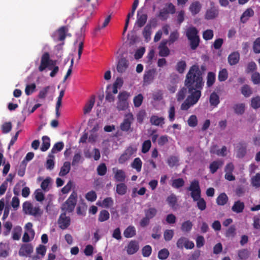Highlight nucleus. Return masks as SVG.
<instances>
[{
    "label": "nucleus",
    "mask_w": 260,
    "mask_h": 260,
    "mask_svg": "<svg viewBox=\"0 0 260 260\" xmlns=\"http://www.w3.org/2000/svg\"><path fill=\"white\" fill-rule=\"evenodd\" d=\"M185 85L188 89V95L181 105L182 110H187L196 104L201 96V90L204 83L202 73L197 65L192 66L186 76Z\"/></svg>",
    "instance_id": "obj_1"
},
{
    "label": "nucleus",
    "mask_w": 260,
    "mask_h": 260,
    "mask_svg": "<svg viewBox=\"0 0 260 260\" xmlns=\"http://www.w3.org/2000/svg\"><path fill=\"white\" fill-rule=\"evenodd\" d=\"M188 191H190V196L194 202H197V206L201 211H204L207 207L206 202L204 198H201V189L199 181L194 179L190 182V185L187 188Z\"/></svg>",
    "instance_id": "obj_2"
},
{
    "label": "nucleus",
    "mask_w": 260,
    "mask_h": 260,
    "mask_svg": "<svg viewBox=\"0 0 260 260\" xmlns=\"http://www.w3.org/2000/svg\"><path fill=\"white\" fill-rule=\"evenodd\" d=\"M198 31L195 27H190L187 29L186 35L190 42V46L192 50H195L199 45L200 38L198 35Z\"/></svg>",
    "instance_id": "obj_3"
},
{
    "label": "nucleus",
    "mask_w": 260,
    "mask_h": 260,
    "mask_svg": "<svg viewBox=\"0 0 260 260\" xmlns=\"http://www.w3.org/2000/svg\"><path fill=\"white\" fill-rule=\"evenodd\" d=\"M77 201V194L73 191L68 200L62 205L61 210L69 213L74 211Z\"/></svg>",
    "instance_id": "obj_4"
},
{
    "label": "nucleus",
    "mask_w": 260,
    "mask_h": 260,
    "mask_svg": "<svg viewBox=\"0 0 260 260\" xmlns=\"http://www.w3.org/2000/svg\"><path fill=\"white\" fill-rule=\"evenodd\" d=\"M134 120L132 113H129L125 114L123 121L120 125V128L122 132H127L131 128V125Z\"/></svg>",
    "instance_id": "obj_5"
},
{
    "label": "nucleus",
    "mask_w": 260,
    "mask_h": 260,
    "mask_svg": "<svg viewBox=\"0 0 260 260\" xmlns=\"http://www.w3.org/2000/svg\"><path fill=\"white\" fill-rule=\"evenodd\" d=\"M58 224L60 229L61 230L67 229L71 224V218L66 215L65 212L60 214L58 219Z\"/></svg>",
    "instance_id": "obj_6"
},
{
    "label": "nucleus",
    "mask_w": 260,
    "mask_h": 260,
    "mask_svg": "<svg viewBox=\"0 0 260 260\" xmlns=\"http://www.w3.org/2000/svg\"><path fill=\"white\" fill-rule=\"evenodd\" d=\"M139 248V242L136 240H132L125 247V249L128 255H132L137 252Z\"/></svg>",
    "instance_id": "obj_7"
},
{
    "label": "nucleus",
    "mask_w": 260,
    "mask_h": 260,
    "mask_svg": "<svg viewBox=\"0 0 260 260\" xmlns=\"http://www.w3.org/2000/svg\"><path fill=\"white\" fill-rule=\"evenodd\" d=\"M34 251V247L31 244H23L19 250V255L21 256L27 257L30 255Z\"/></svg>",
    "instance_id": "obj_8"
},
{
    "label": "nucleus",
    "mask_w": 260,
    "mask_h": 260,
    "mask_svg": "<svg viewBox=\"0 0 260 260\" xmlns=\"http://www.w3.org/2000/svg\"><path fill=\"white\" fill-rule=\"evenodd\" d=\"M129 61L125 57H121L117 62L116 70L120 74H122L126 71L129 67Z\"/></svg>",
    "instance_id": "obj_9"
},
{
    "label": "nucleus",
    "mask_w": 260,
    "mask_h": 260,
    "mask_svg": "<svg viewBox=\"0 0 260 260\" xmlns=\"http://www.w3.org/2000/svg\"><path fill=\"white\" fill-rule=\"evenodd\" d=\"M168 43L167 40H163L158 46L159 55L161 57H167L169 55L170 50L167 46Z\"/></svg>",
    "instance_id": "obj_10"
},
{
    "label": "nucleus",
    "mask_w": 260,
    "mask_h": 260,
    "mask_svg": "<svg viewBox=\"0 0 260 260\" xmlns=\"http://www.w3.org/2000/svg\"><path fill=\"white\" fill-rule=\"evenodd\" d=\"M50 55L48 52H45L41 58V63L39 67L40 72H43L47 68L49 67Z\"/></svg>",
    "instance_id": "obj_11"
},
{
    "label": "nucleus",
    "mask_w": 260,
    "mask_h": 260,
    "mask_svg": "<svg viewBox=\"0 0 260 260\" xmlns=\"http://www.w3.org/2000/svg\"><path fill=\"white\" fill-rule=\"evenodd\" d=\"M112 170L114 174V178L116 181L122 182L125 181L126 174L123 170L118 169L116 168H113Z\"/></svg>",
    "instance_id": "obj_12"
},
{
    "label": "nucleus",
    "mask_w": 260,
    "mask_h": 260,
    "mask_svg": "<svg viewBox=\"0 0 260 260\" xmlns=\"http://www.w3.org/2000/svg\"><path fill=\"white\" fill-rule=\"evenodd\" d=\"M147 20V15L143 13V12L139 10L137 12V20L136 24L140 28L143 27L146 23Z\"/></svg>",
    "instance_id": "obj_13"
},
{
    "label": "nucleus",
    "mask_w": 260,
    "mask_h": 260,
    "mask_svg": "<svg viewBox=\"0 0 260 260\" xmlns=\"http://www.w3.org/2000/svg\"><path fill=\"white\" fill-rule=\"evenodd\" d=\"M155 71L154 69L149 70L145 72L143 82L145 84H149L153 80Z\"/></svg>",
    "instance_id": "obj_14"
},
{
    "label": "nucleus",
    "mask_w": 260,
    "mask_h": 260,
    "mask_svg": "<svg viewBox=\"0 0 260 260\" xmlns=\"http://www.w3.org/2000/svg\"><path fill=\"white\" fill-rule=\"evenodd\" d=\"M246 144L244 142H240L237 145V157L242 158L246 154Z\"/></svg>",
    "instance_id": "obj_15"
},
{
    "label": "nucleus",
    "mask_w": 260,
    "mask_h": 260,
    "mask_svg": "<svg viewBox=\"0 0 260 260\" xmlns=\"http://www.w3.org/2000/svg\"><path fill=\"white\" fill-rule=\"evenodd\" d=\"M201 8L202 5L200 2L195 1L190 4L189 10L192 16H195L200 12Z\"/></svg>",
    "instance_id": "obj_16"
},
{
    "label": "nucleus",
    "mask_w": 260,
    "mask_h": 260,
    "mask_svg": "<svg viewBox=\"0 0 260 260\" xmlns=\"http://www.w3.org/2000/svg\"><path fill=\"white\" fill-rule=\"evenodd\" d=\"M150 122L152 125L162 127L165 124V118L156 115H152L150 118Z\"/></svg>",
    "instance_id": "obj_17"
},
{
    "label": "nucleus",
    "mask_w": 260,
    "mask_h": 260,
    "mask_svg": "<svg viewBox=\"0 0 260 260\" xmlns=\"http://www.w3.org/2000/svg\"><path fill=\"white\" fill-rule=\"evenodd\" d=\"M228 62L231 66L237 64L240 60V54L237 51L231 53L228 58Z\"/></svg>",
    "instance_id": "obj_18"
},
{
    "label": "nucleus",
    "mask_w": 260,
    "mask_h": 260,
    "mask_svg": "<svg viewBox=\"0 0 260 260\" xmlns=\"http://www.w3.org/2000/svg\"><path fill=\"white\" fill-rule=\"evenodd\" d=\"M218 15V10L215 7H211L207 10L205 17L208 20L213 19L215 18Z\"/></svg>",
    "instance_id": "obj_19"
},
{
    "label": "nucleus",
    "mask_w": 260,
    "mask_h": 260,
    "mask_svg": "<svg viewBox=\"0 0 260 260\" xmlns=\"http://www.w3.org/2000/svg\"><path fill=\"white\" fill-rule=\"evenodd\" d=\"M245 208L244 203L240 200L234 202V205L232 207V210L236 213H240L243 212Z\"/></svg>",
    "instance_id": "obj_20"
},
{
    "label": "nucleus",
    "mask_w": 260,
    "mask_h": 260,
    "mask_svg": "<svg viewBox=\"0 0 260 260\" xmlns=\"http://www.w3.org/2000/svg\"><path fill=\"white\" fill-rule=\"evenodd\" d=\"M254 11L251 8L247 9L242 14L240 17L241 22L246 23L249 18L254 15Z\"/></svg>",
    "instance_id": "obj_21"
},
{
    "label": "nucleus",
    "mask_w": 260,
    "mask_h": 260,
    "mask_svg": "<svg viewBox=\"0 0 260 260\" xmlns=\"http://www.w3.org/2000/svg\"><path fill=\"white\" fill-rule=\"evenodd\" d=\"M96 205L99 207L109 208L113 205V200L112 198L107 197L104 199L102 202L98 201Z\"/></svg>",
    "instance_id": "obj_22"
},
{
    "label": "nucleus",
    "mask_w": 260,
    "mask_h": 260,
    "mask_svg": "<svg viewBox=\"0 0 260 260\" xmlns=\"http://www.w3.org/2000/svg\"><path fill=\"white\" fill-rule=\"evenodd\" d=\"M95 103V96L92 95L89 101L85 104L84 109L83 112L84 114H88L91 111L94 104Z\"/></svg>",
    "instance_id": "obj_23"
},
{
    "label": "nucleus",
    "mask_w": 260,
    "mask_h": 260,
    "mask_svg": "<svg viewBox=\"0 0 260 260\" xmlns=\"http://www.w3.org/2000/svg\"><path fill=\"white\" fill-rule=\"evenodd\" d=\"M71 170V163L69 161H65L61 167L59 172V176L63 177L67 175Z\"/></svg>",
    "instance_id": "obj_24"
},
{
    "label": "nucleus",
    "mask_w": 260,
    "mask_h": 260,
    "mask_svg": "<svg viewBox=\"0 0 260 260\" xmlns=\"http://www.w3.org/2000/svg\"><path fill=\"white\" fill-rule=\"evenodd\" d=\"M151 24H147L144 28L143 35L146 42H148L151 40Z\"/></svg>",
    "instance_id": "obj_25"
},
{
    "label": "nucleus",
    "mask_w": 260,
    "mask_h": 260,
    "mask_svg": "<svg viewBox=\"0 0 260 260\" xmlns=\"http://www.w3.org/2000/svg\"><path fill=\"white\" fill-rule=\"evenodd\" d=\"M209 102L210 105L214 107H216L220 103L219 95L215 92H213L211 93L209 98Z\"/></svg>",
    "instance_id": "obj_26"
},
{
    "label": "nucleus",
    "mask_w": 260,
    "mask_h": 260,
    "mask_svg": "<svg viewBox=\"0 0 260 260\" xmlns=\"http://www.w3.org/2000/svg\"><path fill=\"white\" fill-rule=\"evenodd\" d=\"M223 164V162L221 160L213 161L210 164L209 166L210 172L212 174H214Z\"/></svg>",
    "instance_id": "obj_27"
},
{
    "label": "nucleus",
    "mask_w": 260,
    "mask_h": 260,
    "mask_svg": "<svg viewBox=\"0 0 260 260\" xmlns=\"http://www.w3.org/2000/svg\"><path fill=\"white\" fill-rule=\"evenodd\" d=\"M42 144L41 147V150L42 151H47L50 146V139L49 137L44 136L42 138Z\"/></svg>",
    "instance_id": "obj_28"
},
{
    "label": "nucleus",
    "mask_w": 260,
    "mask_h": 260,
    "mask_svg": "<svg viewBox=\"0 0 260 260\" xmlns=\"http://www.w3.org/2000/svg\"><path fill=\"white\" fill-rule=\"evenodd\" d=\"M228 200L229 198L226 193H221L217 198L216 203L218 205L224 206L227 203Z\"/></svg>",
    "instance_id": "obj_29"
},
{
    "label": "nucleus",
    "mask_w": 260,
    "mask_h": 260,
    "mask_svg": "<svg viewBox=\"0 0 260 260\" xmlns=\"http://www.w3.org/2000/svg\"><path fill=\"white\" fill-rule=\"evenodd\" d=\"M132 168L135 169L137 172L141 171L142 161L139 157L135 158L131 165Z\"/></svg>",
    "instance_id": "obj_30"
},
{
    "label": "nucleus",
    "mask_w": 260,
    "mask_h": 260,
    "mask_svg": "<svg viewBox=\"0 0 260 260\" xmlns=\"http://www.w3.org/2000/svg\"><path fill=\"white\" fill-rule=\"evenodd\" d=\"M22 231L20 226H15L12 231V239L14 240H19L21 237Z\"/></svg>",
    "instance_id": "obj_31"
},
{
    "label": "nucleus",
    "mask_w": 260,
    "mask_h": 260,
    "mask_svg": "<svg viewBox=\"0 0 260 260\" xmlns=\"http://www.w3.org/2000/svg\"><path fill=\"white\" fill-rule=\"evenodd\" d=\"M127 190V186L124 183H120L116 185V192L119 195H124L126 194Z\"/></svg>",
    "instance_id": "obj_32"
},
{
    "label": "nucleus",
    "mask_w": 260,
    "mask_h": 260,
    "mask_svg": "<svg viewBox=\"0 0 260 260\" xmlns=\"http://www.w3.org/2000/svg\"><path fill=\"white\" fill-rule=\"evenodd\" d=\"M145 216L150 219L154 218L157 213V210L154 207H150L144 210Z\"/></svg>",
    "instance_id": "obj_33"
},
{
    "label": "nucleus",
    "mask_w": 260,
    "mask_h": 260,
    "mask_svg": "<svg viewBox=\"0 0 260 260\" xmlns=\"http://www.w3.org/2000/svg\"><path fill=\"white\" fill-rule=\"evenodd\" d=\"M68 31V28L66 26H63L60 27L57 30L58 35V41H64L66 38V33Z\"/></svg>",
    "instance_id": "obj_34"
},
{
    "label": "nucleus",
    "mask_w": 260,
    "mask_h": 260,
    "mask_svg": "<svg viewBox=\"0 0 260 260\" xmlns=\"http://www.w3.org/2000/svg\"><path fill=\"white\" fill-rule=\"evenodd\" d=\"M136 230L134 226H129L124 231L123 235L125 238H129L136 235Z\"/></svg>",
    "instance_id": "obj_35"
},
{
    "label": "nucleus",
    "mask_w": 260,
    "mask_h": 260,
    "mask_svg": "<svg viewBox=\"0 0 260 260\" xmlns=\"http://www.w3.org/2000/svg\"><path fill=\"white\" fill-rule=\"evenodd\" d=\"M250 253L247 249H242L238 252V255L240 259L246 260L250 256Z\"/></svg>",
    "instance_id": "obj_36"
},
{
    "label": "nucleus",
    "mask_w": 260,
    "mask_h": 260,
    "mask_svg": "<svg viewBox=\"0 0 260 260\" xmlns=\"http://www.w3.org/2000/svg\"><path fill=\"white\" fill-rule=\"evenodd\" d=\"M233 109L236 114L242 115L244 113L245 106L244 104H238L234 106Z\"/></svg>",
    "instance_id": "obj_37"
},
{
    "label": "nucleus",
    "mask_w": 260,
    "mask_h": 260,
    "mask_svg": "<svg viewBox=\"0 0 260 260\" xmlns=\"http://www.w3.org/2000/svg\"><path fill=\"white\" fill-rule=\"evenodd\" d=\"M192 226V222L190 220H187L182 223L181 229L183 232H189L191 230Z\"/></svg>",
    "instance_id": "obj_38"
},
{
    "label": "nucleus",
    "mask_w": 260,
    "mask_h": 260,
    "mask_svg": "<svg viewBox=\"0 0 260 260\" xmlns=\"http://www.w3.org/2000/svg\"><path fill=\"white\" fill-rule=\"evenodd\" d=\"M110 214L106 210H102L100 211L99 215L98 220L100 222H104L109 219Z\"/></svg>",
    "instance_id": "obj_39"
},
{
    "label": "nucleus",
    "mask_w": 260,
    "mask_h": 260,
    "mask_svg": "<svg viewBox=\"0 0 260 260\" xmlns=\"http://www.w3.org/2000/svg\"><path fill=\"white\" fill-rule=\"evenodd\" d=\"M167 201L170 207L173 209L176 208L175 206L177 205V199L175 194H172L169 196L167 199Z\"/></svg>",
    "instance_id": "obj_40"
},
{
    "label": "nucleus",
    "mask_w": 260,
    "mask_h": 260,
    "mask_svg": "<svg viewBox=\"0 0 260 260\" xmlns=\"http://www.w3.org/2000/svg\"><path fill=\"white\" fill-rule=\"evenodd\" d=\"M215 81V74L212 72L208 73L207 77V85L208 87H211Z\"/></svg>",
    "instance_id": "obj_41"
},
{
    "label": "nucleus",
    "mask_w": 260,
    "mask_h": 260,
    "mask_svg": "<svg viewBox=\"0 0 260 260\" xmlns=\"http://www.w3.org/2000/svg\"><path fill=\"white\" fill-rule=\"evenodd\" d=\"M241 93L246 98L249 97L252 93L250 87L247 85H244L241 89Z\"/></svg>",
    "instance_id": "obj_42"
},
{
    "label": "nucleus",
    "mask_w": 260,
    "mask_h": 260,
    "mask_svg": "<svg viewBox=\"0 0 260 260\" xmlns=\"http://www.w3.org/2000/svg\"><path fill=\"white\" fill-rule=\"evenodd\" d=\"M179 37V34L177 31V30L171 32L169 36V40H167L168 41V44H169V45L173 44L175 41H176L178 39Z\"/></svg>",
    "instance_id": "obj_43"
},
{
    "label": "nucleus",
    "mask_w": 260,
    "mask_h": 260,
    "mask_svg": "<svg viewBox=\"0 0 260 260\" xmlns=\"http://www.w3.org/2000/svg\"><path fill=\"white\" fill-rule=\"evenodd\" d=\"M217 148V146H214L212 148H211L210 150V152L213 154H216L218 155L225 156L226 155V147L225 146H223L220 150H218L217 151H215V149Z\"/></svg>",
    "instance_id": "obj_44"
},
{
    "label": "nucleus",
    "mask_w": 260,
    "mask_h": 260,
    "mask_svg": "<svg viewBox=\"0 0 260 260\" xmlns=\"http://www.w3.org/2000/svg\"><path fill=\"white\" fill-rule=\"evenodd\" d=\"M251 185L255 188L260 187V173H256L251 179Z\"/></svg>",
    "instance_id": "obj_45"
},
{
    "label": "nucleus",
    "mask_w": 260,
    "mask_h": 260,
    "mask_svg": "<svg viewBox=\"0 0 260 260\" xmlns=\"http://www.w3.org/2000/svg\"><path fill=\"white\" fill-rule=\"evenodd\" d=\"M251 107L254 109H257L260 107V96L257 95L251 100Z\"/></svg>",
    "instance_id": "obj_46"
},
{
    "label": "nucleus",
    "mask_w": 260,
    "mask_h": 260,
    "mask_svg": "<svg viewBox=\"0 0 260 260\" xmlns=\"http://www.w3.org/2000/svg\"><path fill=\"white\" fill-rule=\"evenodd\" d=\"M179 159L177 156H171L167 160V164L169 167L173 168L174 166L178 165Z\"/></svg>",
    "instance_id": "obj_47"
},
{
    "label": "nucleus",
    "mask_w": 260,
    "mask_h": 260,
    "mask_svg": "<svg viewBox=\"0 0 260 260\" xmlns=\"http://www.w3.org/2000/svg\"><path fill=\"white\" fill-rule=\"evenodd\" d=\"M186 67V63L184 60H181L177 62L176 66V71L179 73H183Z\"/></svg>",
    "instance_id": "obj_48"
},
{
    "label": "nucleus",
    "mask_w": 260,
    "mask_h": 260,
    "mask_svg": "<svg viewBox=\"0 0 260 260\" xmlns=\"http://www.w3.org/2000/svg\"><path fill=\"white\" fill-rule=\"evenodd\" d=\"M228 78V73L226 69H223L219 72L218 79L220 82L225 81Z\"/></svg>",
    "instance_id": "obj_49"
},
{
    "label": "nucleus",
    "mask_w": 260,
    "mask_h": 260,
    "mask_svg": "<svg viewBox=\"0 0 260 260\" xmlns=\"http://www.w3.org/2000/svg\"><path fill=\"white\" fill-rule=\"evenodd\" d=\"M146 116L147 113L145 110H141L139 111L136 115L137 122L140 124H142Z\"/></svg>",
    "instance_id": "obj_50"
},
{
    "label": "nucleus",
    "mask_w": 260,
    "mask_h": 260,
    "mask_svg": "<svg viewBox=\"0 0 260 260\" xmlns=\"http://www.w3.org/2000/svg\"><path fill=\"white\" fill-rule=\"evenodd\" d=\"M151 147V143L150 140L145 141L142 145L141 151L143 153H147Z\"/></svg>",
    "instance_id": "obj_51"
},
{
    "label": "nucleus",
    "mask_w": 260,
    "mask_h": 260,
    "mask_svg": "<svg viewBox=\"0 0 260 260\" xmlns=\"http://www.w3.org/2000/svg\"><path fill=\"white\" fill-rule=\"evenodd\" d=\"M184 181L182 178H177L173 180L172 186L175 188H179L184 186Z\"/></svg>",
    "instance_id": "obj_52"
},
{
    "label": "nucleus",
    "mask_w": 260,
    "mask_h": 260,
    "mask_svg": "<svg viewBox=\"0 0 260 260\" xmlns=\"http://www.w3.org/2000/svg\"><path fill=\"white\" fill-rule=\"evenodd\" d=\"M187 91V87L182 88L177 93L176 95L177 100L180 102L184 99Z\"/></svg>",
    "instance_id": "obj_53"
},
{
    "label": "nucleus",
    "mask_w": 260,
    "mask_h": 260,
    "mask_svg": "<svg viewBox=\"0 0 260 260\" xmlns=\"http://www.w3.org/2000/svg\"><path fill=\"white\" fill-rule=\"evenodd\" d=\"M85 198L88 201L91 202L95 201L97 198V196L95 191L91 190L85 194Z\"/></svg>",
    "instance_id": "obj_54"
},
{
    "label": "nucleus",
    "mask_w": 260,
    "mask_h": 260,
    "mask_svg": "<svg viewBox=\"0 0 260 260\" xmlns=\"http://www.w3.org/2000/svg\"><path fill=\"white\" fill-rule=\"evenodd\" d=\"M169 255V251L166 248H164L159 251L158 257L159 259H166Z\"/></svg>",
    "instance_id": "obj_55"
},
{
    "label": "nucleus",
    "mask_w": 260,
    "mask_h": 260,
    "mask_svg": "<svg viewBox=\"0 0 260 260\" xmlns=\"http://www.w3.org/2000/svg\"><path fill=\"white\" fill-rule=\"evenodd\" d=\"M48 157L50 158L47 160L46 162V168L48 170H51L54 168V162L53 159L54 158V155L52 154H49Z\"/></svg>",
    "instance_id": "obj_56"
},
{
    "label": "nucleus",
    "mask_w": 260,
    "mask_h": 260,
    "mask_svg": "<svg viewBox=\"0 0 260 260\" xmlns=\"http://www.w3.org/2000/svg\"><path fill=\"white\" fill-rule=\"evenodd\" d=\"M22 207L24 212L30 215V212H31V211L32 209V205L30 202L26 201L23 203Z\"/></svg>",
    "instance_id": "obj_57"
},
{
    "label": "nucleus",
    "mask_w": 260,
    "mask_h": 260,
    "mask_svg": "<svg viewBox=\"0 0 260 260\" xmlns=\"http://www.w3.org/2000/svg\"><path fill=\"white\" fill-rule=\"evenodd\" d=\"M64 147V144L62 142H59L55 143L51 150V153L53 154V153H56L57 151H60Z\"/></svg>",
    "instance_id": "obj_58"
},
{
    "label": "nucleus",
    "mask_w": 260,
    "mask_h": 260,
    "mask_svg": "<svg viewBox=\"0 0 260 260\" xmlns=\"http://www.w3.org/2000/svg\"><path fill=\"white\" fill-rule=\"evenodd\" d=\"M107 167L104 163L100 164L97 168L98 174L100 176H104L107 172Z\"/></svg>",
    "instance_id": "obj_59"
},
{
    "label": "nucleus",
    "mask_w": 260,
    "mask_h": 260,
    "mask_svg": "<svg viewBox=\"0 0 260 260\" xmlns=\"http://www.w3.org/2000/svg\"><path fill=\"white\" fill-rule=\"evenodd\" d=\"M128 106L127 102L118 101L117 103V109L118 111H124Z\"/></svg>",
    "instance_id": "obj_60"
},
{
    "label": "nucleus",
    "mask_w": 260,
    "mask_h": 260,
    "mask_svg": "<svg viewBox=\"0 0 260 260\" xmlns=\"http://www.w3.org/2000/svg\"><path fill=\"white\" fill-rule=\"evenodd\" d=\"M12 123L11 122H5L2 125V130L3 134H7L12 129Z\"/></svg>",
    "instance_id": "obj_61"
},
{
    "label": "nucleus",
    "mask_w": 260,
    "mask_h": 260,
    "mask_svg": "<svg viewBox=\"0 0 260 260\" xmlns=\"http://www.w3.org/2000/svg\"><path fill=\"white\" fill-rule=\"evenodd\" d=\"M143 96L142 94H139L134 98V104L136 107H140L143 102Z\"/></svg>",
    "instance_id": "obj_62"
},
{
    "label": "nucleus",
    "mask_w": 260,
    "mask_h": 260,
    "mask_svg": "<svg viewBox=\"0 0 260 260\" xmlns=\"http://www.w3.org/2000/svg\"><path fill=\"white\" fill-rule=\"evenodd\" d=\"M236 235V228L234 225L230 226L226 231L225 236L226 237H234Z\"/></svg>",
    "instance_id": "obj_63"
},
{
    "label": "nucleus",
    "mask_w": 260,
    "mask_h": 260,
    "mask_svg": "<svg viewBox=\"0 0 260 260\" xmlns=\"http://www.w3.org/2000/svg\"><path fill=\"white\" fill-rule=\"evenodd\" d=\"M253 50L255 53H260V37L256 38L254 41Z\"/></svg>",
    "instance_id": "obj_64"
}]
</instances>
